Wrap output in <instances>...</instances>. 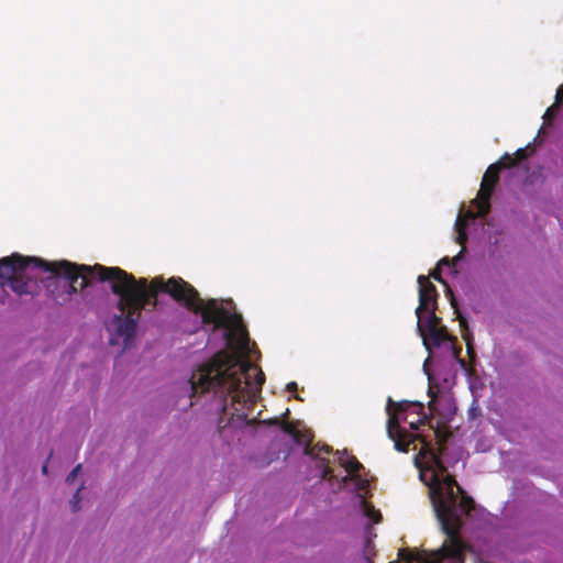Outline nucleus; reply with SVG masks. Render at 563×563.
I'll list each match as a JSON object with an SVG mask.
<instances>
[{
    "label": "nucleus",
    "instance_id": "obj_12",
    "mask_svg": "<svg viewBox=\"0 0 563 563\" xmlns=\"http://www.w3.org/2000/svg\"><path fill=\"white\" fill-rule=\"evenodd\" d=\"M435 310L437 309H430L423 311V313H428V317L426 318V320L421 319L422 330L437 329L442 327L441 318L437 316Z\"/></svg>",
    "mask_w": 563,
    "mask_h": 563
},
{
    "label": "nucleus",
    "instance_id": "obj_19",
    "mask_svg": "<svg viewBox=\"0 0 563 563\" xmlns=\"http://www.w3.org/2000/svg\"><path fill=\"white\" fill-rule=\"evenodd\" d=\"M80 470H81V464L76 465L73 468V471L68 474V476L66 478V482L67 483H73L76 479V477H77L78 473L80 472Z\"/></svg>",
    "mask_w": 563,
    "mask_h": 563
},
{
    "label": "nucleus",
    "instance_id": "obj_2",
    "mask_svg": "<svg viewBox=\"0 0 563 563\" xmlns=\"http://www.w3.org/2000/svg\"><path fill=\"white\" fill-rule=\"evenodd\" d=\"M435 437L438 439L437 441V448L432 446L430 443H427L422 441V448L419 452V455H422L423 457H427L431 464V468L433 471L431 482L428 484L429 486V494L430 499L432 500V487H434L438 484L444 483L448 477H452L454 481L455 477L451 474H446V466L442 460V455L445 451V441L446 437L440 435V430H437ZM457 483V482H455ZM454 495L456 496V503L459 504L463 496H467L466 493L463 490V488L455 484L453 487Z\"/></svg>",
    "mask_w": 563,
    "mask_h": 563
},
{
    "label": "nucleus",
    "instance_id": "obj_22",
    "mask_svg": "<svg viewBox=\"0 0 563 563\" xmlns=\"http://www.w3.org/2000/svg\"><path fill=\"white\" fill-rule=\"evenodd\" d=\"M560 107H558L555 103L552 104L550 108L547 109L545 111V114L544 117L547 119H551L553 115H554V112L559 109Z\"/></svg>",
    "mask_w": 563,
    "mask_h": 563
},
{
    "label": "nucleus",
    "instance_id": "obj_9",
    "mask_svg": "<svg viewBox=\"0 0 563 563\" xmlns=\"http://www.w3.org/2000/svg\"><path fill=\"white\" fill-rule=\"evenodd\" d=\"M462 254H463V250H461L460 253L455 257H453L452 260H449L448 257H443L442 260L439 261L437 267L431 273V277L432 278H434L439 283H441V284L446 286V295L450 297V299L452 298V295L450 294L449 289L451 291H452V289L448 286L446 282L442 278L440 266L441 265H446V266H451L452 265V266H454L456 264V262L461 258Z\"/></svg>",
    "mask_w": 563,
    "mask_h": 563
},
{
    "label": "nucleus",
    "instance_id": "obj_23",
    "mask_svg": "<svg viewBox=\"0 0 563 563\" xmlns=\"http://www.w3.org/2000/svg\"><path fill=\"white\" fill-rule=\"evenodd\" d=\"M286 389H287V391H289V393L297 391V389H298V385H297V383H296V382H290V383H288V384L286 385Z\"/></svg>",
    "mask_w": 563,
    "mask_h": 563
},
{
    "label": "nucleus",
    "instance_id": "obj_17",
    "mask_svg": "<svg viewBox=\"0 0 563 563\" xmlns=\"http://www.w3.org/2000/svg\"><path fill=\"white\" fill-rule=\"evenodd\" d=\"M82 488L79 487L76 493L74 494L71 500H70V507H71V510L74 512H77L79 509H80V501H81V498H80V489Z\"/></svg>",
    "mask_w": 563,
    "mask_h": 563
},
{
    "label": "nucleus",
    "instance_id": "obj_11",
    "mask_svg": "<svg viewBox=\"0 0 563 563\" xmlns=\"http://www.w3.org/2000/svg\"><path fill=\"white\" fill-rule=\"evenodd\" d=\"M467 220H473V219L467 217V211H466L464 217L459 216L455 221V228L457 231L456 242L461 245H463L467 240V235H466V231H465L466 225H467Z\"/></svg>",
    "mask_w": 563,
    "mask_h": 563
},
{
    "label": "nucleus",
    "instance_id": "obj_5",
    "mask_svg": "<svg viewBox=\"0 0 563 563\" xmlns=\"http://www.w3.org/2000/svg\"><path fill=\"white\" fill-rule=\"evenodd\" d=\"M417 329L422 338L423 345L428 351H431L432 349H438L444 342L450 341L454 350L455 357H459V354L461 353V347L456 349L454 346L456 339L449 334L446 327L422 330L421 319H418Z\"/></svg>",
    "mask_w": 563,
    "mask_h": 563
},
{
    "label": "nucleus",
    "instance_id": "obj_7",
    "mask_svg": "<svg viewBox=\"0 0 563 563\" xmlns=\"http://www.w3.org/2000/svg\"><path fill=\"white\" fill-rule=\"evenodd\" d=\"M449 291L452 295L451 306L454 309V312L457 314V320H459V323H460V328H461V332H462V338H463V340L465 341V344H466L467 355H468V357L471 360H473L475 357V351H474V347H473V341H474L473 333L471 332V330L468 328V323H467L466 318L459 310L457 302H456V299L454 297L453 291H451L450 289H449Z\"/></svg>",
    "mask_w": 563,
    "mask_h": 563
},
{
    "label": "nucleus",
    "instance_id": "obj_4",
    "mask_svg": "<svg viewBox=\"0 0 563 563\" xmlns=\"http://www.w3.org/2000/svg\"><path fill=\"white\" fill-rule=\"evenodd\" d=\"M500 170L497 168V165L490 164L483 178L481 188L478 190L477 197L474 199V205L477 208V211L474 212L472 210H467V217L472 219H476L478 217L484 218L490 211V198L493 192L499 181Z\"/></svg>",
    "mask_w": 563,
    "mask_h": 563
},
{
    "label": "nucleus",
    "instance_id": "obj_16",
    "mask_svg": "<svg viewBox=\"0 0 563 563\" xmlns=\"http://www.w3.org/2000/svg\"><path fill=\"white\" fill-rule=\"evenodd\" d=\"M366 533H367V538L365 540V545H364V555L367 553L372 558L375 555V551H374V543L369 537V534L372 533V527L369 525L366 528Z\"/></svg>",
    "mask_w": 563,
    "mask_h": 563
},
{
    "label": "nucleus",
    "instance_id": "obj_27",
    "mask_svg": "<svg viewBox=\"0 0 563 563\" xmlns=\"http://www.w3.org/2000/svg\"><path fill=\"white\" fill-rule=\"evenodd\" d=\"M427 419V416H423L422 419H419V422H423Z\"/></svg>",
    "mask_w": 563,
    "mask_h": 563
},
{
    "label": "nucleus",
    "instance_id": "obj_3",
    "mask_svg": "<svg viewBox=\"0 0 563 563\" xmlns=\"http://www.w3.org/2000/svg\"><path fill=\"white\" fill-rule=\"evenodd\" d=\"M410 406H415L420 410L423 406L420 404H411L407 401L394 402L391 398H388L387 405V434L390 440L394 441V448L396 451L407 453L410 444L415 442L419 435L411 434L400 427L399 415L406 411Z\"/></svg>",
    "mask_w": 563,
    "mask_h": 563
},
{
    "label": "nucleus",
    "instance_id": "obj_15",
    "mask_svg": "<svg viewBox=\"0 0 563 563\" xmlns=\"http://www.w3.org/2000/svg\"><path fill=\"white\" fill-rule=\"evenodd\" d=\"M364 512L365 516L371 519L374 523H379L382 521V514L379 510L375 509L373 505L364 501Z\"/></svg>",
    "mask_w": 563,
    "mask_h": 563
},
{
    "label": "nucleus",
    "instance_id": "obj_21",
    "mask_svg": "<svg viewBox=\"0 0 563 563\" xmlns=\"http://www.w3.org/2000/svg\"><path fill=\"white\" fill-rule=\"evenodd\" d=\"M563 103V85L560 86L555 93V104L560 107Z\"/></svg>",
    "mask_w": 563,
    "mask_h": 563
},
{
    "label": "nucleus",
    "instance_id": "obj_1",
    "mask_svg": "<svg viewBox=\"0 0 563 563\" xmlns=\"http://www.w3.org/2000/svg\"><path fill=\"white\" fill-rule=\"evenodd\" d=\"M38 273H48L68 282V294H76L89 285V279L110 283L111 291L119 296L117 309L110 321V344L122 339L126 349L134 338L142 311L147 307L155 309L159 292L168 294L175 301L188 310V282L181 277H155L136 279L134 275L120 267H107L101 264L78 265L68 261L46 262L37 257L14 253L0 260V286L7 285L18 294L34 296L38 291Z\"/></svg>",
    "mask_w": 563,
    "mask_h": 563
},
{
    "label": "nucleus",
    "instance_id": "obj_24",
    "mask_svg": "<svg viewBox=\"0 0 563 563\" xmlns=\"http://www.w3.org/2000/svg\"><path fill=\"white\" fill-rule=\"evenodd\" d=\"M363 556H364V560L366 561V563H374L369 554L366 553Z\"/></svg>",
    "mask_w": 563,
    "mask_h": 563
},
{
    "label": "nucleus",
    "instance_id": "obj_25",
    "mask_svg": "<svg viewBox=\"0 0 563 563\" xmlns=\"http://www.w3.org/2000/svg\"><path fill=\"white\" fill-rule=\"evenodd\" d=\"M43 474H47V464H44L42 467Z\"/></svg>",
    "mask_w": 563,
    "mask_h": 563
},
{
    "label": "nucleus",
    "instance_id": "obj_20",
    "mask_svg": "<svg viewBox=\"0 0 563 563\" xmlns=\"http://www.w3.org/2000/svg\"><path fill=\"white\" fill-rule=\"evenodd\" d=\"M516 159H518V163L526 159L528 157L527 150L526 148H518L516 153L512 155Z\"/></svg>",
    "mask_w": 563,
    "mask_h": 563
},
{
    "label": "nucleus",
    "instance_id": "obj_26",
    "mask_svg": "<svg viewBox=\"0 0 563 563\" xmlns=\"http://www.w3.org/2000/svg\"><path fill=\"white\" fill-rule=\"evenodd\" d=\"M410 428L411 429H417L418 427H417V424L415 422H410Z\"/></svg>",
    "mask_w": 563,
    "mask_h": 563
},
{
    "label": "nucleus",
    "instance_id": "obj_14",
    "mask_svg": "<svg viewBox=\"0 0 563 563\" xmlns=\"http://www.w3.org/2000/svg\"><path fill=\"white\" fill-rule=\"evenodd\" d=\"M330 452H332V448H330L327 444L320 445L318 443L314 446H311L310 443H307L306 448H305V453L306 454L312 455V456H316V457L319 456L320 453H327L328 454Z\"/></svg>",
    "mask_w": 563,
    "mask_h": 563
},
{
    "label": "nucleus",
    "instance_id": "obj_13",
    "mask_svg": "<svg viewBox=\"0 0 563 563\" xmlns=\"http://www.w3.org/2000/svg\"><path fill=\"white\" fill-rule=\"evenodd\" d=\"M518 159H516L512 155L506 153L504 154L494 165H497V168L501 172L503 169H508L517 166Z\"/></svg>",
    "mask_w": 563,
    "mask_h": 563
},
{
    "label": "nucleus",
    "instance_id": "obj_18",
    "mask_svg": "<svg viewBox=\"0 0 563 563\" xmlns=\"http://www.w3.org/2000/svg\"><path fill=\"white\" fill-rule=\"evenodd\" d=\"M320 466H322V478H331L334 475L332 474V468L328 465V461L325 459L320 460Z\"/></svg>",
    "mask_w": 563,
    "mask_h": 563
},
{
    "label": "nucleus",
    "instance_id": "obj_6",
    "mask_svg": "<svg viewBox=\"0 0 563 563\" xmlns=\"http://www.w3.org/2000/svg\"><path fill=\"white\" fill-rule=\"evenodd\" d=\"M419 286V305L416 309V316L421 319L424 310L438 308V289L424 275H420L417 279Z\"/></svg>",
    "mask_w": 563,
    "mask_h": 563
},
{
    "label": "nucleus",
    "instance_id": "obj_10",
    "mask_svg": "<svg viewBox=\"0 0 563 563\" xmlns=\"http://www.w3.org/2000/svg\"><path fill=\"white\" fill-rule=\"evenodd\" d=\"M339 463L353 477L363 468V465L355 456H347L346 451L339 456Z\"/></svg>",
    "mask_w": 563,
    "mask_h": 563
},
{
    "label": "nucleus",
    "instance_id": "obj_8",
    "mask_svg": "<svg viewBox=\"0 0 563 563\" xmlns=\"http://www.w3.org/2000/svg\"><path fill=\"white\" fill-rule=\"evenodd\" d=\"M289 412H290L289 408H286L285 412L282 415L280 418L276 417L273 419L263 420L262 423L267 424V426L280 427L285 433L290 434V435H296V432H297L296 427L292 423L287 422Z\"/></svg>",
    "mask_w": 563,
    "mask_h": 563
}]
</instances>
